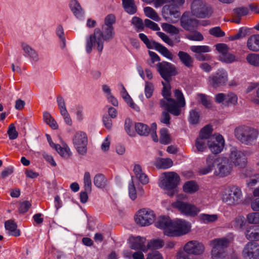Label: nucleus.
Wrapping results in <instances>:
<instances>
[{
	"mask_svg": "<svg viewBox=\"0 0 259 259\" xmlns=\"http://www.w3.org/2000/svg\"><path fill=\"white\" fill-rule=\"evenodd\" d=\"M191 12L195 17L204 18L211 15L212 10L210 5L202 0H194L191 5Z\"/></svg>",
	"mask_w": 259,
	"mask_h": 259,
	"instance_id": "obj_6",
	"label": "nucleus"
},
{
	"mask_svg": "<svg viewBox=\"0 0 259 259\" xmlns=\"http://www.w3.org/2000/svg\"><path fill=\"white\" fill-rule=\"evenodd\" d=\"M173 221L168 217L161 216L158 218L155 223L157 228L163 230L164 235L168 236L167 232L171 231Z\"/></svg>",
	"mask_w": 259,
	"mask_h": 259,
	"instance_id": "obj_22",
	"label": "nucleus"
},
{
	"mask_svg": "<svg viewBox=\"0 0 259 259\" xmlns=\"http://www.w3.org/2000/svg\"><path fill=\"white\" fill-rule=\"evenodd\" d=\"M247 221L251 224H259V212H251L247 215Z\"/></svg>",
	"mask_w": 259,
	"mask_h": 259,
	"instance_id": "obj_54",
	"label": "nucleus"
},
{
	"mask_svg": "<svg viewBox=\"0 0 259 259\" xmlns=\"http://www.w3.org/2000/svg\"><path fill=\"white\" fill-rule=\"evenodd\" d=\"M173 162L170 158H158L155 161V166L159 168L166 169L172 166Z\"/></svg>",
	"mask_w": 259,
	"mask_h": 259,
	"instance_id": "obj_32",
	"label": "nucleus"
},
{
	"mask_svg": "<svg viewBox=\"0 0 259 259\" xmlns=\"http://www.w3.org/2000/svg\"><path fill=\"white\" fill-rule=\"evenodd\" d=\"M131 242L130 247L134 250H141L144 251V248L147 246L145 245L146 239L144 237L137 236L136 237H131L130 239Z\"/></svg>",
	"mask_w": 259,
	"mask_h": 259,
	"instance_id": "obj_25",
	"label": "nucleus"
},
{
	"mask_svg": "<svg viewBox=\"0 0 259 259\" xmlns=\"http://www.w3.org/2000/svg\"><path fill=\"white\" fill-rule=\"evenodd\" d=\"M247 47L251 51H259V34H254L250 36L247 41Z\"/></svg>",
	"mask_w": 259,
	"mask_h": 259,
	"instance_id": "obj_28",
	"label": "nucleus"
},
{
	"mask_svg": "<svg viewBox=\"0 0 259 259\" xmlns=\"http://www.w3.org/2000/svg\"><path fill=\"white\" fill-rule=\"evenodd\" d=\"M162 84L163 86L162 90V96L164 97V99H163L165 100L166 103H168V99L171 98L170 97L171 96V88L169 83V81H166V82H162Z\"/></svg>",
	"mask_w": 259,
	"mask_h": 259,
	"instance_id": "obj_43",
	"label": "nucleus"
},
{
	"mask_svg": "<svg viewBox=\"0 0 259 259\" xmlns=\"http://www.w3.org/2000/svg\"><path fill=\"white\" fill-rule=\"evenodd\" d=\"M246 60L248 63L254 66H259V54H250L246 57Z\"/></svg>",
	"mask_w": 259,
	"mask_h": 259,
	"instance_id": "obj_48",
	"label": "nucleus"
},
{
	"mask_svg": "<svg viewBox=\"0 0 259 259\" xmlns=\"http://www.w3.org/2000/svg\"><path fill=\"white\" fill-rule=\"evenodd\" d=\"M135 130L137 133L141 136H147L150 133L148 126L142 123H136Z\"/></svg>",
	"mask_w": 259,
	"mask_h": 259,
	"instance_id": "obj_37",
	"label": "nucleus"
},
{
	"mask_svg": "<svg viewBox=\"0 0 259 259\" xmlns=\"http://www.w3.org/2000/svg\"><path fill=\"white\" fill-rule=\"evenodd\" d=\"M249 32V29L245 27H242L239 29L238 32L236 34L230 36L229 37V39L230 40L239 39L241 38L245 37Z\"/></svg>",
	"mask_w": 259,
	"mask_h": 259,
	"instance_id": "obj_42",
	"label": "nucleus"
},
{
	"mask_svg": "<svg viewBox=\"0 0 259 259\" xmlns=\"http://www.w3.org/2000/svg\"><path fill=\"white\" fill-rule=\"evenodd\" d=\"M219 157L213 155H208L206 159V165L199 170L200 174L206 175L212 171L218 165Z\"/></svg>",
	"mask_w": 259,
	"mask_h": 259,
	"instance_id": "obj_23",
	"label": "nucleus"
},
{
	"mask_svg": "<svg viewBox=\"0 0 259 259\" xmlns=\"http://www.w3.org/2000/svg\"><path fill=\"white\" fill-rule=\"evenodd\" d=\"M219 59L220 61L226 63H231L235 60V57L232 54L228 53V51L223 55H220Z\"/></svg>",
	"mask_w": 259,
	"mask_h": 259,
	"instance_id": "obj_52",
	"label": "nucleus"
},
{
	"mask_svg": "<svg viewBox=\"0 0 259 259\" xmlns=\"http://www.w3.org/2000/svg\"><path fill=\"white\" fill-rule=\"evenodd\" d=\"M233 240V238L232 237L218 238L211 240L209 245L212 249L227 250V248Z\"/></svg>",
	"mask_w": 259,
	"mask_h": 259,
	"instance_id": "obj_20",
	"label": "nucleus"
},
{
	"mask_svg": "<svg viewBox=\"0 0 259 259\" xmlns=\"http://www.w3.org/2000/svg\"><path fill=\"white\" fill-rule=\"evenodd\" d=\"M184 250L186 253L194 255H199L204 251L203 245L195 240L190 241L184 246Z\"/></svg>",
	"mask_w": 259,
	"mask_h": 259,
	"instance_id": "obj_21",
	"label": "nucleus"
},
{
	"mask_svg": "<svg viewBox=\"0 0 259 259\" xmlns=\"http://www.w3.org/2000/svg\"><path fill=\"white\" fill-rule=\"evenodd\" d=\"M94 183L98 188H103L106 185L107 180L103 175L98 174L94 178Z\"/></svg>",
	"mask_w": 259,
	"mask_h": 259,
	"instance_id": "obj_36",
	"label": "nucleus"
},
{
	"mask_svg": "<svg viewBox=\"0 0 259 259\" xmlns=\"http://www.w3.org/2000/svg\"><path fill=\"white\" fill-rule=\"evenodd\" d=\"M233 170V165L230 160L226 157H219L218 160L217 167L214 174L221 177L229 175Z\"/></svg>",
	"mask_w": 259,
	"mask_h": 259,
	"instance_id": "obj_14",
	"label": "nucleus"
},
{
	"mask_svg": "<svg viewBox=\"0 0 259 259\" xmlns=\"http://www.w3.org/2000/svg\"><path fill=\"white\" fill-rule=\"evenodd\" d=\"M191 230V224L182 219L173 221L171 231L167 232L168 236L178 237L187 234Z\"/></svg>",
	"mask_w": 259,
	"mask_h": 259,
	"instance_id": "obj_8",
	"label": "nucleus"
},
{
	"mask_svg": "<svg viewBox=\"0 0 259 259\" xmlns=\"http://www.w3.org/2000/svg\"><path fill=\"white\" fill-rule=\"evenodd\" d=\"M164 245V241L160 239H156L150 240L146 248H144V252H146L148 249H158L162 248Z\"/></svg>",
	"mask_w": 259,
	"mask_h": 259,
	"instance_id": "obj_31",
	"label": "nucleus"
},
{
	"mask_svg": "<svg viewBox=\"0 0 259 259\" xmlns=\"http://www.w3.org/2000/svg\"><path fill=\"white\" fill-rule=\"evenodd\" d=\"M128 194L130 197L133 200H134L137 198V192L136 187L135 186L134 182L133 180L128 185Z\"/></svg>",
	"mask_w": 259,
	"mask_h": 259,
	"instance_id": "obj_63",
	"label": "nucleus"
},
{
	"mask_svg": "<svg viewBox=\"0 0 259 259\" xmlns=\"http://www.w3.org/2000/svg\"><path fill=\"white\" fill-rule=\"evenodd\" d=\"M181 26L187 30H192L197 27L198 21L196 19L190 18L189 13L185 12L181 19Z\"/></svg>",
	"mask_w": 259,
	"mask_h": 259,
	"instance_id": "obj_24",
	"label": "nucleus"
},
{
	"mask_svg": "<svg viewBox=\"0 0 259 259\" xmlns=\"http://www.w3.org/2000/svg\"><path fill=\"white\" fill-rule=\"evenodd\" d=\"M178 56L182 63L188 68H192L193 67L194 60L193 58L187 53L180 51Z\"/></svg>",
	"mask_w": 259,
	"mask_h": 259,
	"instance_id": "obj_26",
	"label": "nucleus"
},
{
	"mask_svg": "<svg viewBox=\"0 0 259 259\" xmlns=\"http://www.w3.org/2000/svg\"><path fill=\"white\" fill-rule=\"evenodd\" d=\"M45 121L49 124L52 128L56 129L58 125L56 121L52 118L51 114L48 112H45L43 115Z\"/></svg>",
	"mask_w": 259,
	"mask_h": 259,
	"instance_id": "obj_49",
	"label": "nucleus"
},
{
	"mask_svg": "<svg viewBox=\"0 0 259 259\" xmlns=\"http://www.w3.org/2000/svg\"><path fill=\"white\" fill-rule=\"evenodd\" d=\"M154 85L150 82H146L145 86V94L147 98H150L153 95Z\"/></svg>",
	"mask_w": 259,
	"mask_h": 259,
	"instance_id": "obj_62",
	"label": "nucleus"
},
{
	"mask_svg": "<svg viewBox=\"0 0 259 259\" xmlns=\"http://www.w3.org/2000/svg\"><path fill=\"white\" fill-rule=\"evenodd\" d=\"M225 145V141L220 135H212L207 140V145L210 150L213 154H218L220 153L223 150Z\"/></svg>",
	"mask_w": 259,
	"mask_h": 259,
	"instance_id": "obj_19",
	"label": "nucleus"
},
{
	"mask_svg": "<svg viewBox=\"0 0 259 259\" xmlns=\"http://www.w3.org/2000/svg\"><path fill=\"white\" fill-rule=\"evenodd\" d=\"M84 190L91 192L92 191V183L91 176L89 172H85L83 177Z\"/></svg>",
	"mask_w": 259,
	"mask_h": 259,
	"instance_id": "obj_51",
	"label": "nucleus"
},
{
	"mask_svg": "<svg viewBox=\"0 0 259 259\" xmlns=\"http://www.w3.org/2000/svg\"><path fill=\"white\" fill-rule=\"evenodd\" d=\"M102 29V31L99 28H96L94 33L87 38L85 50L87 53H91L94 49L101 54L104 48V41H109L114 37L113 27L103 25Z\"/></svg>",
	"mask_w": 259,
	"mask_h": 259,
	"instance_id": "obj_1",
	"label": "nucleus"
},
{
	"mask_svg": "<svg viewBox=\"0 0 259 259\" xmlns=\"http://www.w3.org/2000/svg\"><path fill=\"white\" fill-rule=\"evenodd\" d=\"M190 50L192 52L198 54L210 51V48L207 46H192L190 47Z\"/></svg>",
	"mask_w": 259,
	"mask_h": 259,
	"instance_id": "obj_45",
	"label": "nucleus"
},
{
	"mask_svg": "<svg viewBox=\"0 0 259 259\" xmlns=\"http://www.w3.org/2000/svg\"><path fill=\"white\" fill-rule=\"evenodd\" d=\"M70 7L72 12L77 17H80L83 14V10L76 0L71 1Z\"/></svg>",
	"mask_w": 259,
	"mask_h": 259,
	"instance_id": "obj_35",
	"label": "nucleus"
},
{
	"mask_svg": "<svg viewBox=\"0 0 259 259\" xmlns=\"http://www.w3.org/2000/svg\"><path fill=\"white\" fill-rule=\"evenodd\" d=\"M154 211L148 208H143L139 210L136 216L135 221L141 226H148L155 220Z\"/></svg>",
	"mask_w": 259,
	"mask_h": 259,
	"instance_id": "obj_12",
	"label": "nucleus"
},
{
	"mask_svg": "<svg viewBox=\"0 0 259 259\" xmlns=\"http://www.w3.org/2000/svg\"><path fill=\"white\" fill-rule=\"evenodd\" d=\"M197 98L199 101L201 102L206 108H209L211 107L210 102L208 100L207 97L205 95L199 94L197 95Z\"/></svg>",
	"mask_w": 259,
	"mask_h": 259,
	"instance_id": "obj_60",
	"label": "nucleus"
},
{
	"mask_svg": "<svg viewBox=\"0 0 259 259\" xmlns=\"http://www.w3.org/2000/svg\"><path fill=\"white\" fill-rule=\"evenodd\" d=\"M186 37L189 40L193 41H201L203 39V36L202 34L197 31L187 34Z\"/></svg>",
	"mask_w": 259,
	"mask_h": 259,
	"instance_id": "obj_56",
	"label": "nucleus"
},
{
	"mask_svg": "<svg viewBox=\"0 0 259 259\" xmlns=\"http://www.w3.org/2000/svg\"><path fill=\"white\" fill-rule=\"evenodd\" d=\"M229 159L231 163H233L236 166L243 168L247 164V158L245 153L235 148H233L229 155Z\"/></svg>",
	"mask_w": 259,
	"mask_h": 259,
	"instance_id": "obj_16",
	"label": "nucleus"
},
{
	"mask_svg": "<svg viewBox=\"0 0 259 259\" xmlns=\"http://www.w3.org/2000/svg\"><path fill=\"white\" fill-rule=\"evenodd\" d=\"M209 33L217 37H223L225 35V32L223 31L220 27H215L210 29Z\"/></svg>",
	"mask_w": 259,
	"mask_h": 259,
	"instance_id": "obj_64",
	"label": "nucleus"
},
{
	"mask_svg": "<svg viewBox=\"0 0 259 259\" xmlns=\"http://www.w3.org/2000/svg\"><path fill=\"white\" fill-rule=\"evenodd\" d=\"M175 97L177 101L172 98L168 99V103H166L165 100L161 99L160 101V105L162 108L171 114L175 116H179L181 113V107H184L186 103L182 92L179 90L174 91Z\"/></svg>",
	"mask_w": 259,
	"mask_h": 259,
	"instance_id": "obj_2",
	"label": "nucleus"
},
{
	"mask_svg": "<svg viewBox=\"0 0 259 259\" xmlns=\"http://www.w3.org/2000/svg\"><path fill=\"white\" fill-rule=\"evenodd\" d=\"M207 140L199 136L195 141V146L197 150L199 152H203L206 148V142Z\"/></svg>",
	"mask_w": 259,
	"mask_h": 259,
	"instance_id": "obj_47",
	"label": "nucleus"
},
{
	"mask_svg": "<svg viewBox=\"0 0 259 259\" xmlns=\"http://www.w3.org/2000/svg\"><path fill=\"white\" fill-rule=\"evenodd\" d=\"M200 114L196 110H192L190 112L189 121L192 124H196L199 122Z\"/></svg>",
	"mask_w": 259,
	"mask_h": 259,
	"instance_id": "obj_50",
	"label": "nucleus"
},
{
	"mask_svg": "<svg viewBox=\"0 0 259 259\" xmlns=\"http://www.w3.org/2000/svg\"><path fill=\"white\" fill-rule=\"evenodd\" d=\"M233 12L236 17L241 18L248 14V10L246 7H239L234 9Z\"/></svg>",
	"mask_w": 259,
	"mask_h": 259,
	"instance_id": "obj_59",
	"label": "nucleus"
},
{
	"mask_svg": "<svg viewBox=\"0 0 259 259\" xmlns=\"http://www.w3.org/2000/svg\"><path fill=\"white\" fill-rule=\"evenodd\" d=\"M214 99L216 103L226 106L235 105L238 100L237 96L232 92L218 93L214 96Z\"/></svg>",
	"mask_w": 259,
	"mask_h": 259,
	"instance_id": "obj_18",
	"label": "nucleus"
},
{
	"mask_svg": "<svg viewBox=\"0 0 259 259\" xmlns=\"http://www.w3.org/2000/svg\"><path fill=\"white\" fill-rule=\"evenodd\" d=\"M183 188L185 193L192 194L197 192L199 188L195 182L191 181L186 182Z\"/></svg>",
	"mask_w": 259,
	"mask_h": 259,
	"instance_id": "obj_34",
	"label": "nucleus"
},
{
	"mask_svg": "<svg viewBox=\"0 0 259 259\" xmlns=\"http://www.w3.org/2000/svg\"><path fill=\"white\" fill-rule=\"evenodd\" d=\"M145 15L151 19L158 21L160 20L158 15L156 12L152 8L149 7H145L144 9Z\"/></svg>",
	"mask_w": 259,
	"mask_h": 259,
	"instance_id": "obj_41",
	"label": "nucleus"
},
{
	"mask_svg": "<svg viewBox=\"0 0 259 259\" xmlns=\"http://www.w3.org/2000/svg\"><path fill=\"white\" fill-rule=\"evenodd\" d=\"M157 71L165 81H169L172 76L177 74L175 66L170 63L163 61L157 65Z\"/></svg>",
	"mask_w": 259,
	"mask_h": 259,
	"instance_id": "obj_15",
	"label": "nucleus"
},
{
	"mask_svg": "<svg viewBox=\"0 0 259 259\" xmlns=\"http://www.w3.org/2000/svg\"><path fill=\"white\" fill-rule=\"evenodd\" d=\"M54 148L60 156L65 159H68L72 155L70 148L66 144H63L62 147L59 144L54 145Z\"/></svg>",
	"mask_w": 259,
	"mask_h": 259,
	"instance_id": "obj_29",
	"label": "nucleus"
},
{
	"mask_svg": "<svg viewBox=\"0 0 259 259\" xmlns=\"http://www.w3.org/2000/svg\"><path fill=\"white\" fill-rule=\"evenodd\" d=\"M149 55L150 57V59L147 60V63L151 67L154 66V64L155 62L160 61V59L159 57L155 53L149 51Z\"/></svg>",
	"mask_w": 259,
	"mask_h": 259,
	"instance_id": "obj_57",
	"label": "nucleus"
},
{
	"mask_svg": "<svg viewBox=\"0 0 259 259\" xmlns=\"http://www.w3.org/2000/svg\"><path fill=\"white\" fill-rule=\"evenodd\" d=\"M245 236L248 240H259V225L248 227L246 230Z\"/></svg>",
	"mask_w": 259,
	"mask_h": 259,
	"instance_id": "obj_27",
	"label": "nucleus"
},
{
	"mask_svg": "<svg viewBox=\"0 0 259 259\" xmlns=\"http://www.w3.org/2000/svg\"><path fill=\"white\" fill-rule=\"evenodd\" d=\"M160 141L162 144H168L170 142V138L166 128H162L160 131Z\"/></svg>",
	"mask_w": 259,
	"mask_h": 259,
	"instance_id": "obj_46",
	"label": "nucleus"
},
{
	"mask_svg": "<svg viewBox=\"0 0 259 259\" xmlns=\"http://www.w3.org/2000/svg\"><path fill=\"white\" fill-rule=\"evenodd\" d=\"M72 141L77 152L81 155H85L88 150V137L86 134L81 131L77 132L73 137Z\"/></svg>",
	"mask_w": 259,
	"mask_h": 259,
	"instance_id": "obj_10",
	"label": "nucleus"
},
{
	"mask_svg": "<svg viewBox=\"0 0 259 259\" xmlns=\"http://www.w3.org/2000/svg\"><path fill=\"white\" fill-rule=\"evenodd\" d=\"M7 134L10 140H15L18 138V133L14 123H11L9 126Z\"/></svg>",
	"mask_w": 259,
	"mask_h": 259,
	"instance_id": "obj_55",
	"label": "nucleus"
},
{
	"mask_svg": "<svg viewBox=\"0 0 259 259\" xmlns=\"http://www.w3.org/2000/svg\"><path fill=\"white\" fill-rule=\"evenodd\" d=\"M241 196V189L236 186H231L225 189L222 200L228 205H235L239 203Z\"/></svg>",
	"mask_w": 259,
	"mask_h": 259,
	"instance_id": "obj_7",
	"label": "nucleus"
},
{
	"mask_svg": "<svg viewBox=\"0 0 259 259\" xmlns=\"http://www.w3.org/2000/svg\"><path fill=\"white\" fill-rule=\"evenodd\" d=\"M199 218L201 222L205 224H207L215 222L218 219V215L215 214H208L202 213L199 215Z\"/></svg>",
	"mask_w": 259,
	"mask_h": 259,
	"instance_id": "obj_39",
	"label": "nucleus"
},
{
	"mask_svg": "<svg viewBox=\"0 0 259 259\" xmlns=\"http://www.w3.org/2000/svg\"><path fill=\"white\" fill-rule=\"evenodd\" d=\"M22 47L24 51L28 54L33 61L37 62L38 60V55L35 50L24 43L22 44Z\"/></svg>",
	"mask_w": 259,
	"mask_h": 259,
	"instance_id": "obj_38",
	"label": "nucleus"
},
{
	"mask_svg": "<svg viewBox=\"0 0 259 259\" xmlns=\"http://www.w3.org/2000/svg\"><path fill=\"white\" fill-rule=\"evenodd\" d=\"M132 22L138 30H143L144 29V25L143 21L140 18L134 17Z\"/></svg>",
	"mask_w": 259,
	"mask_h": 259,
	"instance_id": "obj_61",
	"label": "nucleus"
},
{
	"mask_svg": "<svg viewBox=\"0 0 259 259\" xmlns=\"http://www.w3.org/2000/svg\"><path fill=\"white\" fill-rule=\"evenodd\" d=\"M180 182L179 175L175 172H165L162 174L159 186L165 190L166 193L172 197L177 193V186Z\"/></svg>",
	"mask_w": 259,
	"mask_h": 259,
	"instance_id": "obj_4",
	"label": "nucleus"
},
{
	"mask_svg": "<svg viewBox=\"0 0 259 259\" xmlns=\"http://www.w3.org/2000/svg\"><path fill=\"white\" fill-rule=\"evenodd\" d=\"M234 134L235 137L241 143L246 145H252L257 138L258 132L255 128L241 125L235 129Z\"/></svg>",
	"mask_w": 259,
	"mask_h": 259,
	"instance_id": "obj_3",
	"label": "nucleus"
},
{
	"mask_svg": "<svg viewBox=\"0 0 259 259\" xmlns=\"http://www.w3.org/2000/svg\"><path fill=\"white\" fill-rule=\"evenodd\" d=\"M56 34L59 37L63 43L62 48L66 46V41L64 36V32L62 26L59 25L56 28Z\"/></svg>",
	"mask_w": 259,
	"mask_h": 259,
	"instance_id": "obj_58",
	"label": "nucleus"
},
{
	"mask_svg": "<svg viewBox=\"0 0 259 259\" xmlns=\"http://www.w3.org/2000/svg\"><path fill=\"white\" fill-rule=\"evenodd\" d=\"M125 11L130 14H134L137 12V7L134 0H122Z\"/></svg>",
	"mask_w": 259,
	"mask_h": 259,
	"instance_id": "obj_33",
	"label": "nucleus"
},
{
	"mask_svg": "<svg viewBox=\"0 0 259 259\" xmlns=\"http://www.w3.org/2000/svg\"><path fill=\"white\" fill-rule=\"evenodd\" d=\"M184 3L185 0H172L169 4L165 5L163 8L162 14L165 20L171 23H176L181 16L179 8Z\"/></svg>",
	"mask_w": 259,
	"mask_h": 259,
	"instance_id": "obj_5",
	"label": "nucleus"
},
{
	"mask_svg": "<svg viewBox=\"0 0 259 259\" xmlns=\"http://www.w3.org/2000/svg\"><path fill=\"white\" fill-rule=\"evenodd\" d=\"M5 229L9 231L10 235L15 236H19L20 235V232L19 230L17 229V224L12 220L7 221L5 223Z\"/></svg>",
	"mask_w": 259,
	"mask_h": 259,
	"instance_id": "obj_30",
	"label": "nucleus"
},
{
	"mask_svg": "<svg viewBox=\"0 0 259 259\" xmlns=\"http://www.w3.org/2000/svg\"><path fill=\"white\" fill-rule=\"evenodd\" d=\"M211 255L212 259H227L228 258L227 250L211 249Z\"/></svg>",
	"mask_w": 259,
	"mask_h": 259,
	"instance_id": "obj_40",
	"label": "nucleus"
},
{
	"mask_svg": "<svg viewBox=\"0 0 259 259\" xmlns=\"http://www.w3.org/2000/svg\"><path fill=\"white\" fill-rule=\"evenodd\" d=\"M139 37L148 49H154L164 57L171 60L172 59V54L164 46L154 40H150L147 36L144 33H140Z\"/></svg>",
	"mask_w": 259,
	"mask_h": 259,
	"instance_id": "obj_13",
	"label": "nucleus"
},
{
	"mask_svg": "<svg viewBox=\"0 0 259 259\" xmlns=\"http://www.w3.org/2000/svg\"><path fill=\"white\" fill-rule=\"evenodd\" d=\"M162 28L165 31L171 34H177L180 32L179 28L168 23H163Z\"/></svg>",
	"mask_w": 259,
	"mask_h": 259,
	"instance_id": "obj_53",
	"label": "nucleus"
},
{
	"mask_svg": "<svg viewBox=\"0 0 259 259\" xmlns=\"http://www.w3.org/2000/svg\"><path fill=\"white\" fill-rule=\"evenodd\" d=\"M212 128L211 125H207L205 126L201 131L199 134V137L205 139L207 140L212 137L211 136Z\"/></svg>",
	"mask_w": 259,
	"mask_h": 259,
	"instance_id": "obj_44",
	"label": "nucleus"
},
{
	"mask_svg": "<svg viewBox=\"0 0 259 259\" xmlns=\"http://www.w3.org/2000/svg\"><path fill=\"white\" fill-rule=\"evenodd\" d=\"M242 255L245 259H259V244L248 242L243 248Z\"/></svg>",
	"mask_w": 259,
	"mask_h": 259,
	"instance_id": "obj_17",
	"label": "nucleus"
},
{
	"mask_svg": "<svg viewBox=\"0 0 259 259\" xmlns=\"http://www.w3.org/2000/svg\"><path fill=\"white\" fill-rule=\"evenodd\" d=\"M227 72L224 69H219L214 74L208 77V84L212 88L217 89L225 86L228 81Z\"/></svg>",
	"mask_w": 259,
	"mask_h": 259,
	"instance_id": "obj_11",
	"label": "nucleus"
},
{
	"mask_svg": "<svg viewBox=\"0 0 259 259\" xmlns=\"http://www.w3.org/2000/svg\"><path fill=\"white\" fill-rule=\"evenodd\" d=\"M172 206L177 208L181 214L191 217L196 216L200 211V208L195 205L181 201L172 203Z\"/></svg>",
	"mask_w": 259,
	"mask_h": 259,
	"instance_id": "obj_9",
	"label": "nucleus"
}]
</instances>
